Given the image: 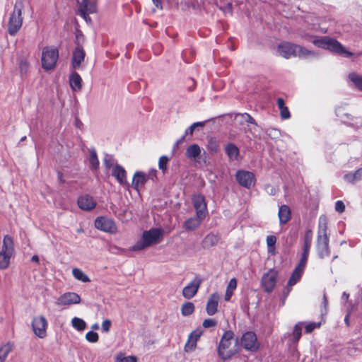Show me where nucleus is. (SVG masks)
<instances>
[{
    "label": "nucleus",
    "instance_id": "obj_50",
    "mask_svg": "<svg viewBox=\"0 0 362 362\" xmlns=\"http://www.w3.org/2000/svg\"><path fill=\"white\" fill-rule=\"evenodd\" d=\"M335 210L339 213H342L345 211V205L341 200H338L335 203Z\"/></svg>",
    "mask_w": 362,
    "mask_h": 362
},
{
    "label": "nucleus",
    "instance_id": "obj_52",
    "mask_svg": "<svg viewBox=\"0 0 362 362\" xmlns=\"http://www.w3.org/2000/svg\"><path fill=\"white\" fill-rule=\"evenodd\" d=\"M23 8V0H18L14 6L13 12L19 13L22 15V9Z\"/></svg>",
    "mask_w": 362,
    "mask_h": 362
},
{
    "label": "nucleus",
    "instance_id": "obj_30",
    "mask_svg": "<svg viewBox=\"0 0 362 362\" xmlns=\"http://www.w3.org/2000/svg\"><path fill=\"white\" fill-rule=\"evenodd\" d=\"M1 251L13 255L14 252V243L11 236L6 235L4 237Z\"/></svg>",
    "mask_w": 362,
    "mask_h": 362
},
{
    "label": "nucleus",
    "instance_id": "obj_51",
    "mask_svg": "<svg viewBox=\"0 0 362 362\" xmlns=\"http://www.w3.org/2000/svg\"><path fill=\"white\" fill-rule=\"evenodd\" d=\"M319 327H320V324H316V323H314V322H311V323L308 324L305 327V331L306 333H310L315 328Z\"/></svg>",
    "mask_w": 362,
    "mask_h": 362
},
{
    "label": "nucleus",
    "instance_id": "obj_21",
    "mask_svg": "<svg viewBox=\"0 0 362 362\" xmlns=\"http://www.w3.org/2000/svg\"><path fill=\"white\" fill-rule=\"evenodd\" d=\"M202 335V332L199 330L193 331L189 336L185 344L184 349L186 352L193 351L197 346V342Z\"/></svg>",
    "mask_w": 362,
    "mask_h": 362
},
{
    "label": "nucleus",
    "instance_id": "obj_4",
    "mask_svg": "<svg viewBox=\"0 0 362 362\" xmlns=\"http://www.w3.org/2000/svg\"><path fill=\"white\" fill-rule=\"evenodd\" d=\"M163 235V230L161 228H151L149 230L144 231L141 240L138 241L131 247L132 251H139L151 246L160 241Z\"/></svg>",
    "mask_w": 362,
    "mask_h": 362
},
{
    "label": "nucleus",
    "instance_id": "obj_16",
    "mask_svg": "<svg viewBox=\"0 0 362 362\" xmlns=\"http://www.w3.org/2000/svg\"><path fill=\"white\" fill-rule=\"evenodd\" d=\"M81 297L74 292H66L61 295L57 300V305H71L73 304H78L81 303Z\"/></svg>",
    "mask_w": 362,
    "mask_h": 362
},
{
    "label": "nucleus",
    "instance_id": "obj_24",
    "mask_svg": "<svg viewBox=\"0 0 362 362\" xmlns=\"http://www.w3.org/2000/svg\"><path fill=\"white\" fill-rule=\"evenodd\" d=\"M312 241H313V232H312V230L308 229L305 232V234L304 236L303 252H302L300 258L308 260V256L310 254V250L311 245H312Z\"/></svg>",
    "mask_w": 362,
    "mask_h": 362
},
{
    "label": "nucleus",
    "instance_id": "obj_28",
    "mask_svg": "<svg viewBox=\"0 0 362 362\" xmlns=\"http://www.w3.org/2000/svg\"><path fill=\"white\" fill-rule=\"evenodd\" d=\"M225 152L230 160H236L240 155L239 148L233 144L228 143L225 147Z\"/></svg>",
    "mask_w": 362,
    "mask_h": 362
},
{
    "label": "nucleus",
    "instance_id": "obj_39",
    "mask_svg": "<svg viewBox=\"0 0 362 362\" xmlns=\"http://www.w3.org/2000/svg\"><path fill=\"white\" fill-rule=\"evenodd\" d=\"M72 326L78 331H83L86 327V322L81 318L75 317L71 320Z\"/></svg>",
    "mask_w": 362,
    "mask_h": 362
},
{
    "label": "nucleus",
    "instance_id": "obj_47",
    "mask_svg": "<svg viewBox=\"0 0 362 362\" xmlns=\"http://www.w3.org/2000/svg\"><path fill=\"white\" fill-rule=\"evenodd\" d=\"M217 325V321L215 319L208 318L205 319L202 322V326L204 328L214 327Z\"/></svg>",
    "mask_w": 362,
    "mask_h": 362
},
{
    "label": "nucleus",
    "instance_id": "obj_35",
    "mask_svg": "<svg viewBox=\"0 0 362 362\" xmlns=\"http://www.w3.org/2000/svg\"><path fill=\"white\" fill-rule=\"evenodd\" d=\"M72 274L76 279L81 281L83 283L90 281L89 277L81 269L78 268H74L72 269Z\"/></svg>",
    "mask_w": 362,
    "mask_h": 362
},
{
    "label": "nucleus",
    "instance_id": "obj_10",
    "mask_svg": "<svg viewBox=\"0 0 362 362\" xmlns=\"http://www.w3.org/2000/svg\"><path fill=\"white\" fill-rule=\"evenodd\" d=\"M241 346L247 351H257L259 348V344L255 332H247L240 338Z\"/></svg>",
    "mask_w": 362,
    "mask_h": 362
},
{
    "label": "nucleus",
    "instance_id": "obj_7",
    "mask_svg": "<svg viewBox=\"0 0 362 362\" xmlns=\"http://www.w3.org/2000/svg\"><path fill=\"white\" fill-rule=\"evenodd\" d=\"M279 272L275 269H269L261 279V286L264 292L272 293L277 283Z\"/></svg>",
    "mask_w": 362,
    "mask_h": 362
},
{
    "label": "nucleus",
    "instance_id": "obj_40",
    "mask_svg": "<svg viewBox=\"0 0 362 362\" xmlns=\"http://www.w3.org/2000/svg\"><path fill=\"white\" fill-rule=\"evenodd\" d=\"M349 78L354 83L356 87L359 90L362 91V76L353 72L349 74Z\"/></svg>",
    "mask_w": 362,
    "mask_h": 362
},
{
    "label": "nucleus",
    "instance_id": "obj_17",
    "mask_svg": "<svg viewBox=\"0 0 362 362\" xmlns=\"http://www.w3.org/2000/svg\"><path fill=\"white\" fill-rule=\"evenodd\" d=\"M23 23L22 15L19 13L13 12L10 16L8 23V32L10 35H15L21 29Z\"/></svg>",
    "mask_w": 362,
    "mask_h": 362
},
{
    "label": "nucleus",
    "instance_id": "obj_22",
    "mask_svg": "<svg viewBox=\"0 0 362 362\" xmlns=\"http://www.w3.org/2000/svg\"><path fill=\"white\" fill-rule=\"evenodd\" d=\"M148 177L145 173L137 171L134 173L132 180V187L137 192H139L141 188L148 181Z\"/></svg>",
    "mask_w": 362,
    "mask_h": 362
},
{
    "label": "nucleus",
    "instance_id": "obj_57",
    "mask_svg": "<svg viewBox=\"0 0 362 362\" xmlns=\"http://www.w3.org/2000/svg\"><path fill=\"white\" fill-rule=\"evenodd\" d=\"M322 304H323V306L325 308V311H327V305H328V300H327V296H326L325 294H324L323 298H322Z\"/></svg>",
    "mask_w": 362,
    "mask_h": 362
},
{
    "label": "nucleus",
    "instance_id": "obj_61",
    "mask_svg": "<svg viewBox=\"0 0 362 362\" xmlns=\"http://www.w3.org/2000/svg\"><path fill=\"white\" fill-rule=\"evenodd\" d=\"M31 261L32 262H36V263H39V257L37 255H33L32 257H31Z\"/></svg>",
    "mask_w": 362,
    "mask_h": 362
},
{
    "label": "nucleus",
    "instance_id": "obj_32",
    "mask_svg": "<svg viewBox=\"0 0 362 362\" xmlns=\"http://www.w3.org/2000/svg\"><path fill=\"white\" fill-rule=\"evenodd\" d=\"M276 105L280 110V115L282 119H288L291 117V113L288 108L285 105V101L282 98H278Z\"/></svg>",
    "mask_w": 362,
    "mask_h": 362
},
{
    "label": "nucleus",
    "instance_id": "obj_36",
    "mask_svg": "<svg viewBox=\"0 0 362 362\" xmlns=\"http://www.w3.org/2000/svg\"><path fill=\"white\" fill-rule=\"evenodd\" d=\"M11 257V255L0 251V269L3 270L8 267Z\"/></svg>",
    "mask_w": 362,
    "mask_h": 362
},
{
    "label": "nucleus",
    "instance_id": "obj_9",
    "mask_svg": "<svg viewBox=\"0 0 362 362\" xmlns=\"http://www.w3.org/2000/svg\"><path fill=\"white\" fill-rule=\"evenodd\" d=\"M31 327L37 337L43 339L47 336L48 322L43 315L34 317L31 322Z\"/></svg>",
    "mask_w": 362,
    "mask_h": 362
},
{
    "label": "nucleus",
    "instance_id": "obj_5",
    "mask_svg": "<svg viewBox=\"0 0 362 362\" xmlns=\"http://www.w3.org/2000/svg\"><path fill=\"white\" fill-rule=\"evenodd\" d=\"M313 43L317 47L328 49L339 54H344L347 57L353 55V53L346 50L339 42L331 37H322L320 39L314 40Z\"/></svg>",
    "mask_w": 362,
    "mask_h": 362
},
{
    "label": "nucleus",
    "instance_id": "obj_41",
    "mask_svg": "<svg viewBox=\"0 0 362 362\" xmlns=\"http://www.w3.org/2000/svg\"><path fill=\"white\" fill-rule=\"evenodd\" d=\"M276 240L277 239L275 235H271L267 237V245L269 253L274 254Z\"/></svg>",
    "mask_w": 362,
    "mask_h": 362
},
{
    "label": "nucleus",
    "instance_id": "obj_1",
    "mask_svg": "<svg viewBox=\"0 0 362 362\" xmlns=\"http://www.w3.org/2000/svg\"><path fill=\"white\" fill-rule=\"evenodd\" d=\"M315 249L320 259H324L330 255L328 219L324 214L320 216L318 219Z\"/></svg>",
    "mask_w": 362,
    "mask_h": 362
},
{
    "label": "nucleus",
    "instance_id": "obj_58",
    "mask_svg": "<svg viewBox=\"0 0 362 362\" xmlns=\"http://www.w3.org/2000/svg\"><path fill=\"white\" fill-rule=\"evenodd\" d=\"M152 1L158 8H162V0H152Z\"/></svg>",
    "mask_w": 362,
    "mask_h": 362
},
{
    "label": "nucleus",
    "instance_id": "obj_63",
    "mask_svg": "<svg viewBox=\"0 0 362 362\" xmlns=\"http://www.w3.org/2000/svg\"><path fill=\"white\" fill-rule=\"evenodd\" d=\"M192 125L195 128V127H199H199L203 126V123L198 122L193 123Z\"/></svg>",
    "mask_w": 362,
    "mask_h": 362
},
{
    "label": "nucleus",
    "instance_id": "obj_54",
    "mask_svg": "<svg viewBox=\"0 0 362 362\" xmlns=\"http://www.w3.org/2000/svg\"><path fill=\"white\" fill-rule=\"evenodd\" d=\"M111 321L108 319L103 320L102 323V329L104 332H108L110 329Z\"/></svg>",
    "mask_w": 362,
    "mask_h": 362
},
{
    "label": "nucleus",
    "instance_id": "obj_60",
    "mask_svg": "<svg viewBox=\"0 0 362 362\" xmlns=\"http://www.w3.org/2000/svg\"><path fill=\"white\" fill-rule=\"evenodd\" d=\"M58 180L60 183H64L65 180L63 179V174L61 172L58 173Z\"/></svg>",
    "mask_w": 362,
    "mask_h": 362
},
{
    "label": "nucleus",
    "instance_id": "obj_25",
    "mask_svg": "<svg viewBox=\"0 0 362 362\" xmlns=\"http://www.w3.org/2000/svg\"><path fill=\"white\" fill-rule=\"evenodd\" d=\"M220 240L218 234L210 233L207 234L202 241V247L204 249H209L216 245Z\"/></svg>",
    "mask_w": 362,
    "mask_h": 362
},
{
    "label": "nucleus",
    "instance_id": "obj_56",
    "mask_svg": "<svg viewBox=\"0 0 362 362\" xmlns=\"http://www.w3.org/2000/svg\"><path fill=\"white\" fill-rule=\"evenodd\" d=\"M232 295H233V291L226 289L225 296H224L225 300L229 301L231 298Z\"/></svg>",
    "mask_w": 362,
    "mask_h": 362
},
{
    "label": "nucleus",
    "instance_id": "obj_3",
    "mask_svg": "<svg viewBox=\"0 0 362 362\" xmlns=\"http://www.w3.org/2000/svg\"><path fill=\"white\" fill-rule=\"evenodd\" d=\"M278 52L286 59H289L291 57H307L314 54L313 52L305 47L289 42L280 43L278 45Z\"/></svg>",
    "mask_w": 362,
    "mask_h": 362
},
{
    "label": "nucleus",
    "instance_id": "obj_15",
    "mask_svg": "<svg viewBox=\"0 0 362 362\" xmlns=\"http://www.w3.org/2000/svg\"><path fill=\"white\" fill-rule=\"evenodd\" d=\"M202 281L203 280L199 277L194 278L186 286L183 288L182 296L187 299L193 298L198 292Z\"/></svg>",
    "mask_w": 362,
    "mask_h": 362
},
{
    "label": "nucleus",
    "instance_id": "obj_13",
    "mask_svg": "<svg viewBox=\"0 0 362 362\" xmlns=\"http://www.w3.org/2000/svg\"><path fill=\"white\" fill-rule=\"evenodd\" d=\"M307 262V259L303 258L300 259L288 281L287 286L291 287L300 280L304 273Z\"/></svg>",
    "mask_w": 362,
    "mask_h": 362
},
{
    "label": "nucleus",
    "instance_id": "obj_45",
    "mask_svg": "<svg viewBox=\"0 0 362 362\" xmlns=\"http://www.w3.org/2000/svg\"><path fill=\"white\" fill-rule=\"evenodd\" d=\"M302 334V327L300 323L296 324L293 327V336L295 341H298Z\"/></svg>",
    "mask_w": 362,
    "mask_h": 362
},
{
    "label": "nucleus",
    "instance_id": "obj_49",
    "mask_svg": "<svg viewBox=\"0 0 362 362\" xmlns=\"http://www.w3.org/2000/svg\"><path fill=\"white\" fill-rule=\"evenodd\" d=\"M240 115L245 120L246 122L251 124L257 125L255 119L250 114L245 112L243 114H241Z\"/></svg>",
    "mask_w": 362,
    "mask_h": 362
},
{
    "label": "nucleus",
    "instance_id": "obj_46",
    "mask_svg": "<svg viewBox=\"0 0 362 362\" xmlns=\"http://www.w3.org/2000/svg\"><path fill=\"white\" fill-rule=\"evenodd\" d=\"M86 339L90 343H96L99 339V336L97 332L89 331L86 334Z\"/></svg>",
    "mask_w": 362,
    "mask_h": 362
},
{
    "label": "nucleus",
    "instance_id": "obj_2",
    "mask_svg": "<svg viewBox=\"0 0 362 362\" xmlns=\"http://www.w3.org/2000/svg\"><path fill=\"white\" fill-rule=\"evenodd\" d=\"M233 331H226L221 338L218 347V354L223 360L230 358L238 352V339H234Z\"/></svg>",
    "mask_w": 362,
    "mask_h": 362
},
{
    "label": "nucleus",
    "instance_id": "obj_48",
    "mask_svg": "<svg viewBox=\"0 0 362 362\" xmlns=\"http://www.w3.org/2000/svg\"><path fill=\"white\" fill-rule=\"evenodd\" d=\"M117 359L119 362H137V358L134 356L122 357L120 355H118Z\"/></svg>",
    "mask_w": 362,
    "mask_h": 362
},
{
    "label": "nucleus",
    "instance_id": "obj_6",
    "mask_svg": "<svg viewBox=\"0 0 362 362\" xmlns=\"http://www.w3.org/2000/svg\"><path fill=\"white\" fill-rule=\"evenodd\" d=\"M58 59L59 50L57 48L52 46H47L42 49L41 64L44 70H53L56 67Z\"/></svg>",
    "mask_w": 362,
    "mask_h": 362
},
{
    "label": "nucleus",
    "instance_id": "obj_59",
    "mask_svg": "<svg viewBox=\"0 0 362 362\" xmlns=\"http://www.w3.org/2000/svg\"><path fill=\"white\" fill-rule=\"evenodd\" d=\"M194 127L191 125L189 127H188L186 131H185V134H192L194 131Z\"/></svg>",
    "mask_w": 362,
    "mask_h": 362
},
{
    "label": "nucleus",
    "instance_id": "obj_43",
    "mask_svg": "<svg viewBox=\"0 0 362 362\" xmlns=\"http://www.w3.org/2000/svg\"><path fill=\"white\" fill-rule=\"evenodd\" d=\"M169 158L167 156H162L158 160V168L163 173L167 171Z\"/></svg>",
    "mask_w": 362,
    "mask_h": 362
},
{
    "label": "nucleus",
    "instance_id": "obj_19",
    "mask_svg": "<svg viewBox=\"0 0 362 362\" xmlns=\"http://www.w3.org/2000/svg\"><path fill=\"white\" fill-rule=\"evenodd\" d=\"M77 204L78 207L83 211H90L96 206V202L94 199L88 194L78 197Z\"/></svg>",
    "mask_w": 362,
    "mask_h": 362
},
{
    "label": "nucleus",
    "instance_id": "obj_18",
    "mask_svg": "<svg viewBox=\"0 0 362 362\" xmlns=\"http://www.w3.org/2000/svg\"><path fill=\"white\" fill-rule=\"evenodd\" d=\"M219 300L220 296L217 292L210 295L206 305V312L209 315H214L217 313Z\"/></svg>",
    "mask_w": 362,
    "mask_h": 362
},
{
    "label": "nucleus",
    "instance_id": "obj_8",
    "mask_svg": "<svg viewBox=\"0 0 362 362\" xmlns=\"http://www.w3.org/2000/svg\"><path fill=\"white\" fill-rule=\"evenodd\" d=\"M235 176L238 183L246 189H250L255 185L256 177L252 172L238 170Z\"/></svg>",
    "mask_w": 362,
    "mask_h": 362
},
{
    "label": "nucleus",
    "instance_id": "obj_53",
    "mask_svg": "<svg viewBox=\"0 0 362 362\" xmlns=\"http://www.w3.org/2000/svg\"><path fill=\"white\" fill-rule=\"evenodd\" d=\"M237 280L235 278H232L230 281H229V283L228 284V286H227V290H229V291H232L233 292V291L237 287Z\"/></svg>",
    "mask_w": 362,
    "mask_h": 362
},
{
    "label": "nucleus",
    "instance_id": "obj_11",
    "mask_svg": "<svg viewBox=\"0 0 362 362\" xmlns=\"http://www.w3.org/2000/svg\"><path fill=\"white\" fill-rule=\"evenodd\" d=\"M95 226L97 229L106 233L114 234L117 232L115 221L105 216L98 217L95 221Z\"/></svg>",
    "mask_w": 362,
    "mask_h": 362
},
{
    "label": "nucleus",
    "instance_id": "obj_12",
    "mask_svg": "<svg viewBox=\"0 0 362 362\" xmlns=\"http://www.w3.org/2000/svg\"><path fill=\"white\" fill-rule=\"evenodd\" d=\"M78 12L80 16L86 21H90L89 14L97 11V7L95 2H90L89 0L78 1Z\"/></svg>",
    "mask_w": 362,
    "mask_h": 362
},
{
    "label": "nucleus",
    "instance_id": "obj_55",
    "mask_svg": "<svg viewBox=\"0 0 362 362\" xmlns=\"http://www.w3.org/2000/svg\"><path fill=\"white\" fill-rule=\"evenodd\" d=\"M265 189L267 190L268 192H269L270 194H275L276 190L275 189L269 184L266 185L264 187Z\"/></svg>",
    "mask_w": 362,
    "mask_h": 362
},
{
    "label": "nucleus",
    "instance_id": "obj_29",
    "mask_svg": "<svg viewBox=\"0 0 362 362\" xmlns=\"http://www.w3.org/2000/svg\"><path fill=\"white\" fill-rule=\"evenodd\" d=\"M204 218L198 216L190 217L184 223V227L186 230H194L197 228Z\"/></svg>",
    "mask_w": 362,
    "mask_h": 362
},
{
    "label": "nucleus",
    "instance_id": "obj_20",
    "mask_svg": "<svg viewBox=\"0 0 362 362\" xmlns=\"http://www.w3.org/2000/svg\"><path fill=\"white\" fill-rule=\"evenodd\" d=\"M112 175L120 185H129L127 181V172L122 166L116 164L112 168Z\"/></svg>",
    "mask_w": 362,
    "mask_h": 362
},
{
    "label": "nucleus",
    "instance_id": "obj_62",
    "mask_svg": "<svg viewBox=\"0 0 362 362\" xmlns=\"http://www.w3.org/2000/svg\"><path fill=\"white\" fill-rule=\"evenodd\" d=\"M76 125L77 127L81 128V126H82L83 124L78 119H76Z\"/></svg>",
    "mask_w": 362,
    "mask_h": 362
},
{
    "label": "nucleus",
    "instance_id": "obj_33",
    "mask_svg": "<svg viewBox=\"0 0 362 362\" xmlns=\"http://www.w3.org/2000/svg\"><path fill=\"white\" fill-rule=\"evenodd\" d=\"M201 153V149L199 145L192 144L189 146L186 149V156L188 158L196 159Z\"/></svg>",
    "mask_w": 362,
    "mask_h": 362
},
{
    "label": "nucleus",
    "instance_id": "obj_64",
    "mask_svg": "<svg viewBox=\"0 0 362 362\" xmlns=\"http://www.w3.org/2000/svg\"><path fill=\"white\" fill-rule=\"evenodd\" d=\"M92 328H93V329H98V328H99V326H98V324H95V325H93L92 326Z\"/></svg>",
    "mask_w": 362,
    "mask_h": 362
},
{
    "label": "nucleus",
    "instance_id": "obj_31",
    "mask_svg": "<svg viewBox=\"0 0 362 362\" xmlns=\"http://www.w3.org/2000/svg\"><path fill=\"white\" fill-rule=\"evenodd\" d=\"M69 83L71 88L74 91L80 90L81 89L82 79L77 72L74 71L71 73L69 76Z\"/></svg>",
    "mask_w": 362,
    "mask_h": 362
},
{
    "label": "nucleus",
    "instance_id": "obj_26",
    "mask_svg": "<svg viewBox=\"0 0 362 362\" xmlns=\"http://www.w3.org/2000/svg\"><path fill=\"white\" fill-rule=\"evenodd\" d=\"M18 67L20 76L22 79L28 77L30 69V64L27 58L20 57L18 59Z\"/></svg>",
    "mask_w": 362,
    "mask_h": 362
},
{
    "label": "nucleus",
    "instance_id": "obj_38",
    "mask_svg": "<svg viewBox=\"0 0 362 362\" xmlns=\"http://www.w3.org/2000/svg\"><path fill=\"white\" fill-rule=\"evenodd\" d=\"M206 148L210 153L215 154L219 150V145L214 138H210L208 140Z\"/></svg>",
    "mask_w": 362,
    "mask_h": 362
},
{
    "label": "nucleus",
    "instance_id": "obj_27",
    "mask_svg": "<svg viewBox=\"0 0 362 362\" xmlns=\"http://www.w3.org/2000/svg\"><path fill=\"white\" fill-rule=\"evenodd\" d=\"M278 216L280 224L284 225L287 223L291 218V211L290 208L285 204L280 206Z\"/></svg>",
    "mask_w": 362,
    "mask_h": 362
},
{
    "label": "nucleus",
    "instance_id": "obj_23",
    "mask_svg": "<svg viewBox=\"0 0 362 362\" xmlns=\"http://www.w3.org/2000/svg\"><path fill=\"white\" fill-rule=\"evenodd\" d=\"M85 57L86 53L83 47L81 46L76 47L73 52L71 61L73 68L78 69L82 62H83Z\"/></svg>",
    "mask_w": 362,
    "mask_h": 362
},
{
    "label": "nucleus",
    "instance_id": "obj_14",
    "mask_svg": "<svg viewBox=\"0 0 362 362\" xmlns=\"http://www.w3.org/2000/svg\"><path fill=\"white\" fill-rule=\"evenodd\" d=\"M192 204L196 211V216L204 218L207 215V205L203 195L199 194L193 195Z\"/></svg>",
    "mask_w": 362,
    "mask_h": 362
},
{
    "label": "nucleus",
    "instance_id": "obj_37",
    "mask_svg": "<svg viewBox=\"0 0 362 362\" xmlns=\"http://www.w3.org/2000/svg\"><path fill=\"white\" fill-rule=\"evenodd\" d=\"M194 305L192 302H186L181 307V313L184 316L192 315L194 312Z\"/></svg>",
    "mask_w": 362,
    "mask_h": 362
},
{
    "label": "nucleus",
    "instance_id": "obj_44",
    "mask_svg": "<svg viewBox=\"0 0 362 362\" xmlns=\"http://www.w3.org/2000/svg\"><path fill=\"white\" fill-rule=\"evenodd\" d=\"M361 177H362V168L358 169L353 174H347L345 175V177L351 182L356 180H360L361 178Z\"/></svg>",
    "mask_w": 362,
    "mask_h": 362
},
{
    "label": "nucleus",
    "instance_id": "obj_42",
    "mask_svg": "<svg viewBox=\"0 0 362 362\" xmlns=\"http://www.w3.org/2000/svg\"><path fill=\"white\" fill-rule=\"evenodd\" d=\"M90 168L93 170H97L99 168V160L97 156L95 150L92 149L90 151Z\"/></svg>",
    "mask_w": 362,
    "mask_h": 362
},
{
    "label": "nucleus",
    "instance_id": "obj_34",
    "mask_svg": "<svg viewBox=\"0 0 362 362\" xmlns=\"http://www.w3.org/2000/svg\"><path fill=\"white\" fill-rule=\"evenodd\" d=\"M13 345L8 342L0 348V362H5L9 353L12 351Z\"/></svg>",
    "mask_w": 362,
    "mask_h": 362
}]
</instances>
